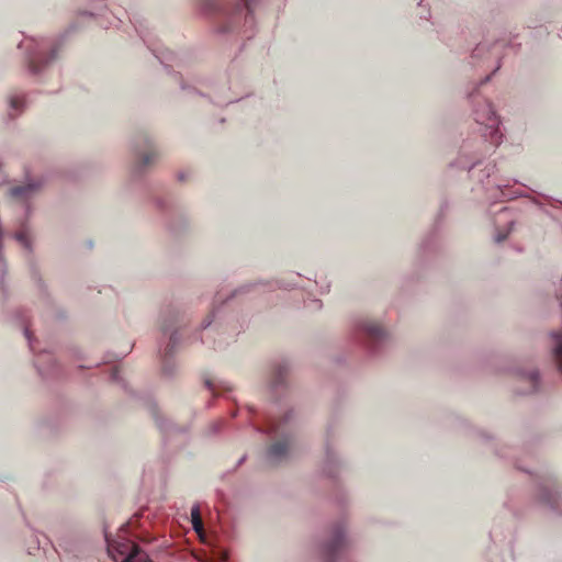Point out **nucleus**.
I'll return each instance as SVG.
<instances>
[{
    "label": "nucleus",
    "mask_w": 562,
    "mask_h": 562,
    "mask_svg": "<svg viewBox=\"0 0 562 562\" xmlns=\"http://www.w3.org/2000/svg\"><path fill=\"white\" fill-rule=\"evenodd\" d=\"M290 443L284 441H278L270 446L268 450V458L272 462H278L288 456Z\"/></svg>",
    "instance_id": "3"
},
{
    "label": "nucleus",
    "mask_w": 562,
    "mask_h": 562,
    "mask_svg": "<svg viewBox=\"0 0 562 562\" xmlns=\"http://www.w3.org/2000/svg\"><path fill=\"white\" fill-rule=\"evenodd\" d=\"M552 337L554 339L553 357L562 374V333H554Z\"/></svg>",
    "instance_id": "5"
},
{
    "label": "nucleus",
    "mask_w": 562,
    "mask_h": 562,
    "mask_svg": "<svg viewBox=\"0 0 562 562\" xmlns=\"http://www.w3.org/2000/svg\"><path fill=\"white\" fill-rule=\"evenodd\" d=\"M538 379H539L538 372H536V371L530 372L526 376V380L529 383V389H528V391H526V393H532V392L537 391V389H538Z\"/></svg>",
    "instance_id": "9"
},
{
    "label": "nucleus",
    "mask_w": 562,
    "mask_h": 562,
    "mask_svg": "<svg viewBox=\"0 0 562 562\" xmlns=\"http://www.w3.org/2000/svg\"><path fill=\"white\" fill-rule=\"evenodd\" d=\"M475 121L480 124H484L487 128H491L494 133L498 126V119L490 102L484 104L483 111H475Z\"/></svg>",
    "instance_id": "1"
},
{
    "label": "nucleus",
    "mask_w": 562,
    "mask_h": 562,
    "mask_svg": "<svg viewBox=\"0 0 562 562\" xmlns=\"http://www.w3.org/2000/svg\"><path fill=\"white\" fill-rule=\"evenodd\" d=\"M206 385H207L210 389H212V383H211V381H209V380H207V381H206Z\"/></svg>",
    "instance_id": "14"
},
{
    "label": "nucleus",
    "mask_w": 562,
    "mask_h": 562,
    "mask_svg": "<svg viewBox=\"0 0 562 562\" xmlns=\"http://www.w3.org/2000/svg\"><path fill=\"white\" fill-rule=\"evenodd\" d=\"M368 336L372 339H380L384 335V329L376 323H370L364 328Z\"/></svg>",
    "instance_id": "8"
},
{
    "label": "nucleus",
    "mask_w": 562,
    "mask_h": 562,
    "mask_svg": "<svg viewBox=\"0 0 562 562\" xmlns=\"http://www.w3.org/2000/svg\"><path fill=\"white\" fill-rule=\"evenodd\" d=\"M23 103V100L20 97H13L10 100V104L13 109H18Z\"/></svg>",
    "instance_id": "12"
},
{
    "label": "nucleus",
    "mask_w": 562,
    "mask_h": 562,
    "mask_svg": "<svg viewBox=\"0 0 562 562\" xmlns=\"http://www.w3.org/2000/svg\"><path fill=\"white\" fill-rule=\"evenodd\" d=\"M191 522H192L193 529L196 532L200 533V532L203 531V521H202V518H201L199 506H193L191 508Z\"/></svg>",
    "instance_id": "7"
},
{
    "label": "nucleus",
    "mask_w": 562,
    "mask_h": 562,
    "mask_svg": "<svg viewBox=\"0 0 562 562\" xmlns=\"http://www.w3.org/2000/svg\"><path fill=\"white\" fill-rule=\"evenodd\" d=\"M15 238L25 247L29 246V240H27V236L24 232H19L16 233L15 235Z\"/></svg>",
    "instance_id": "11"
},
{
    "label": "nucleus",
    "mask_w": 562,
    "mask_h": 562,
    "mask_svg": "<svg viewBox=\"0 0 562 562\" xmlns=\"http://www.w3.org/2000/svg\"><path fill=\"white\" fill-rule=\"evenodd\" d=\"M38 189L35 183H27L25 186H18L11 189V195L13 198L26 199Z\"/></svg>",
    "instance_id": "4"
},
{
    "label": "nucleus",
    "mask_w": 562,
    "mask_h": 562,
    "mask_svg": "<svg viewBox=\"0 0 562 562\" xmlns=\"http://www.w3.org/2000/svg\"><path fill=\"white\" fill-rule=\"evenodd\" d=\"M344 542V535L340 530L336 531L331 542L326 548V555L329 561L334 560L335 552Z\"/></svg>",
    "instance_id": "6"
},
{
    "label": "nucleus",
    "mask_w": 562,
    "mask_h": 562,
    "mask_svg": "<svg viewBox=\"0 0 562 562\" xmlns=\"http://www.w3.org/2000/svg\"><path fill=\"white\" fill-rule=\"evenodd\" d=\"M271 431H277V426H271Z\"/></svg>",
    "instance_id": "15"
},
{
    "label": "nucleus",
    "mask_w": 562,
    "mask_h": 562,
    "mask_svg": "<svg viewBox=\"0 0 562 562\" xmlns=\"http://www.w3.org/2000/svg\"><path fill=\"white\" fill-rule=\"evenodd\" d=\"M119 553L123 557L122 562H146L147 555L135 543L120 546Z\"/></svg>",
    "instance_id": "2"
},
{
    "label": "nucleus",
    "mask_w": 562,
    "mask_h": 562,
    "mask_svg": "<svg viewBox=\"0 0 562 562\" xmlns=\"http://www.w3.org/2000/svg\"><path fill=\"white\" fill-rule=\"evenodd\" d=\"M30 69L32 72H37L40 70V67L37 66L36 61L34 59L30 60Z\"/></svg>",
    "instance_id": "13"
},
{
    "label": "nucleus",
    "mask_w": 562,
    "mask_h": 562,
    "mask_svg": "<svg viewBox=\"0 0 562 562\" xmlns=\"http://www.w3.org/2000/svg\"><path fill=\"white\" fill-rule=\"evenodd\" d=\"M156 156H157V154H156V151H155V150H153V149H150V150H149V151H147V153H144V154L142 155V157H140L143 166H148V165H150V164L155 160Z\"/></svg>",
    "instance_id": "10"
}]
</instances>
